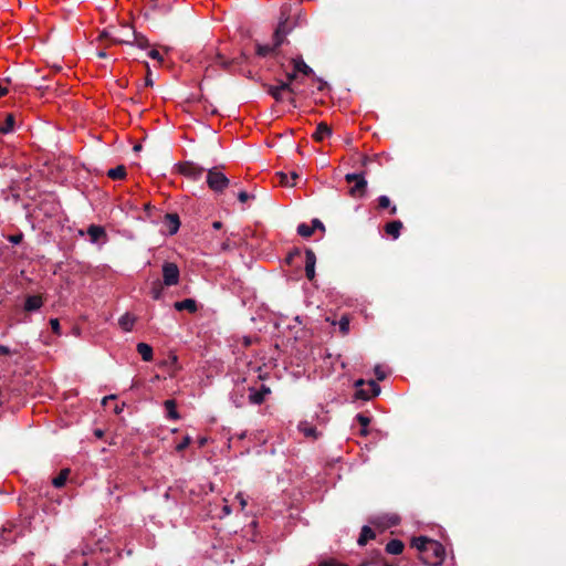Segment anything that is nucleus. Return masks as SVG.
<instances>
[{"label":"nucleus","instance_id":"f257e3e1","mask_svg":"<svg viewBox=\"0 0 566 566\" xmlns=\"http://www.w3.org/2000/svg\"><path fill=\"white\" fill-rule=\"evenodd\" d=\"M411 546L417 548L421 562L429 566L440 565L446 556V549L441 543L426 536L413 537Z\"/></svg>","mask_w":566,"mask_h":566},{"label":"nucleus","instance_id":"f03ea898","mask_svg":"<svg viewBox=\"0 0 566 566\" xmlns=\"http://www.w3.org/2000/svg\"><path fill=\"white\" fill-rule=\"evenodd\" d=\"M207 185L214 192H222L230 185L229 178L218 170L217 167L211 168L207 172Z\"/></svg>","mask_w":566,"mask_h":566},{"label":"nucleus","instance_id":"7ed1b4c3","mask_svg":"<svg viewBox=\"0 0 566 566\" xmlns=\"http://www.w3.org/2000/svg\"><path fill=\"white\" fill-rule=\"evenodd\" d=\"M345 180L348 184H354L353 187L349 188L348 193L350 197L357 199L363 198L367 191V180L361 174H347L345 176Z\"/></svg>","mask_w":566,"mask_h":566},{"label":"nucleus","instance_id":"20e7f679","mask_svg":"<svg viewBox=\"0 0 566 566\" xmlns=\"http://www.w3.org/2000/svg\"><path fill=\"white\" fill-rule=\"evenodd\" d=\"M264 88L266 93L279 103L285 101L286 94H296L294 87L290 85V82H284L282 80L279 81L277 85L264 84Z\"/></svg>","mask_w":566,"mask_h":566},{"label":"nucleus","instance_id":"39448f33","mask_svg":"<svg viewBox=\"0 0 566 566\" xmlns=\"http://www.w3.org/2000/svg\"><path fill=\"white\" fill-rule=\"evenodd\" d=\"M180 272L176 263L165 262L163 264V284L166 286L177 285Z\"/></svg>","mask_w":566,"mask_h":566},{"label":"nucleus","instance_id":"423d86ee","mask_svg":"<svg viewBox=\"0 0 566 566\" xmlns=\"http://www.w3.org/2000/svg\"><path fill=\"white\" fill-rule=\"evenodd\" d=\"M367 387V389H357L355 397L361 400H369L380 394V386L375 380H368Z\"/></svg>","mask_w":566,"mask_h":566},{"label":"nucleus","instance_id":"0eeeda50","mask_svg":"<svg viewBox=\"0 0 566 566\" xmlns=\"http://www.w3.org/2000/svg\"><path fill=\"white\" fill-rule=\"evenodd\" d=\"M249 390V402L252 405H261L264 402L265 397L271 392L270 388L265 385H262L259 390L254 388H248Z\"/></svg>","mask_w":566,"mask_h":566},{"label":"nucleus","instance_id":"6e6552de","mask_svg":"<svg viewBox=\"0 0 566 566\" xmlns=\"http://www.w3.org/2000/svg\"><path fill=\"white\" fill-rule=\"evenodd\" d=\"M179 170L182 175H185L187 177H190L192 179H199L201 177V175L203 174L205 168H202L193 163L186 161L180 165Z\"/></svg>","mask_w":566,"mask_h":566},{"label":"nucleus","instance_id":"1a4fd4ad","mask_svg":"<svg viewBox=\"0 0 566 566\" xmlns=\"http://www.w3.org/2000/svg\"><path fill=\"white\" fill-rule=\"evenodd\" d=\"M315 264L316 255L311 249H307L305 251V275L310 281L315 277Z\"/></svg>","mask_w":566,"mask_h":566},{"label":"nucleus","instance_id":"9d476101","mask_svg":"<svg viewBox=\"0 0 566 566\" xmlns=\"http://www.w3.org/2000/svg\"><path fill=\"white\" fill-rule=\"evenodd\" d=\"M287 32L286 22H280L272 36V45L276 51L284 43Z\"/></svg>","mask_w":566,"mask_h":566},{"label":"nucleus","instance_id":"9b49d317","mask_svg":"<svg viewBox=\"0 0 566 566\" xmlns=\"http://www.w3.org/2000/svg\"><path fill=\"white\" fill-rule=\"evenodd\" d=\"M164 224L170 235L177 233L180 227L179 216L177 213H166L164 216Z\"/></svg>","mask_w":566,"mask_h":566},{"label":"nucleus","instance_id":"f8f14e48","mask_svg":"<svg viewBox=\"0 0 566 566\" xmlns=\"http://www.w3.org/2000/svg\"><path fill=\"white\" fill-rule=\"evenodd\" d=\"M133 35H134L133 42L127 41V40H117V39H114L113 42L114 43L135 44L140 49H146L149 46V41L145 35H143L142 33H138L136 31L133 32Z\"/></svg>","mask_w":566,"mask_h":566},{"label":"nucleus","instance_id":"ddd939ff","mask_svg":"<svg viewBox=\"0 0 566 566\" xmlns=\"http://www.w3.org/2000/svg\"><path fill=\"white\" fill-rule=\"evenodd\" d=\"M292 64H293L295 72H297V73H302L305 76H311L314 74L313 69L304 62L302 56L293 57Z\"/></svg>","mask_w":566,"mask_h":566},{"label":"nucleus","instance_id":"4468645a","mask_svg":"<svg viewBox=\"0 0 566 566\" xmlns=\"http://www.w3.org/2000/svg\"><path fill=\"white\" fill-rule=\"evenodd\" d=\"M43 305V300L41 295H29L25 298L24 311L34 312L41 308Z\"/></svg>","mask_w":566,"mask_h":566},{"label":"nucleus","instance_id":"2eb2a0df","mask_svg":"<svg viewBox=\"0 0 566 566\" xmlns=\"http://www.w3.org/2000/svg\"><path fill=\"white\" fill-rule=\"evenodd\" d=\"M87 234L93 243H97L102 238H106L105 229L95 224L88 227Z\"/></svg>","mask_w":566,"mask_h":566},{"label":"nucleus","instance_id":"dca6fc26","mask_svg":"<svg viewBox=\"0 0 566 566\" xmlns=\"http://www.w3.org/2000/svg\"><path fill=\"white\" fill-rule=\"evenodd\" d=\"M174 307L177 311H188L190 313H195L197 311V302L193 298H185L182 301L176 302Z\"/></svg>","mask_w":566,"mask_h":566},{"label":"nucleus","instance_id":"f3484780","mask_svg":"<svg viewBox=\"0 0 566 566\" xmlns=\"http://www.w3.org/2000/svg\"><path fill=\"white\" fill-rule=\"evenodd\" d=\"M332 134V128L324 122L319 123L316 127V130L312 135V137L316 142H322L326 136Z\"/></svg>","mask_w":566,"mask_h":566},{"label":"nucleus","instance_id":"a211bd4d","mask_svg":"<svg viewBox=\"0 0 566 566\" xmlns=\"http://www.w3.org/2000/svg\"><path fill=\"white\" fill-rule=\"evenodd\" d=\"M402 227H403V224L400 220H395V221L388 222L385 226V231L387 234L391 235L394 239H398Z\"/></svg>","mask_w":566,"mask_h":566},{"label":"nucleus","instance_id":"6ab92c4d","mask_svg":"<svg viewBox=\"0 0 566 566\" xmlns=\"http://www.w3.org/2000/svg\"><path fill=\"white\" fill-rule=\"evenodd\" d=\"M405 548L403 543L400 539H391L386 545V552L392 555H399Z\"/></svg>","mask_w":566,"mask_h":566},{"label":"nucleus","instance_id":"aec40b11","mask_svg":"<svg viewBox=\"0 0 566 566\" xmlns=\"http://www.w3.org/2000/svg\"><path fill=\"white\" fill-rule=\"evenodd\" d=\"M375 532L367 525L363 526L360 535L358 537L357 544L359 546H365L369 539L375 538Z\"/></svg>","mask_w":566,"mask_h":566},{"label":"nucleus","instance_id":"412c9836","mask_svg":"<svg viewBox=\"0 0 566 566\" xmlns=\"http://www.w3.org/2000/svg\"><path fill=\"white\" fill-rule=\"evenodd\" d=\"M137 352L142 356L144 361H151L153 360V348L146 343H138L137 344Z\"/></svg>","mask_w":566,"mask_h":566},{"label":"nucleus","instance_id":"4be33fe9","mask_svg":"<svg viewBox=\"0 0 566 566\" xmlns=\"http://www.w3.org/2000/svg\"><path fill=\"white\" fill-rule=\"evenodd\" d=\"M15 126V116L13 114H7L6 119L2 124H0V133L9 134L13 132Z\"/></svg>","mask_w":566,"mask_h":566},{"label":"nucleus","instance_id":"5701e85b","mask_svg":"<svg viewBox=\"0 0 566 566\" xmlns=\"http://www.w3.org/2000/svg\"><path fill=\"white\" fill-rule=\"evenodd\" d=\"M126 167L124 165H118L107 171V177L113 180H122L126 177Z\"/></svg>","mask_w":566,"mask_h":566},{"label":"nucleus","instance_id":"b1692460","mask_svg":"<svg viewBox=\"0 0 566 566\" xmlns=\"http://www.w3.org/2000/svg\"><path fill=\"white\" fill-rule=\"evenodd\" d=\"M165 408L167 410V417L172 420H178L180 415L177 411V403L174 399H168L165 401Z\"/></svg>","mask_w":566,"mask_h":566},{"label":"nucleus","instance_id":"393cba45","mask_svg":"<svg viewBox=\"0 0 566 566\" xmlns=\"http://www.w3.org/2000/svg\"><path fill=\"white\" fill-rule=\"evenodd\" d=\"M70 469L61 470L60 473L55 478H53L52 484L57 489L64 486L70 475Z\"/></svg>","mask_w":566,"mask_h":566},{"label":"nucleus","instance_id":"a878e982","mask_svg":"<svg viewBox=\"0 0 566 566\" xmlns=\"http://www.w3.org/2000/svg\"><path fill=\"white\" fill-rule=\"evenodd\" d=\"M119 326L125 331V332H129L133 329V326H134V323H135V317L132 316L130 314L128 313H125L124 315L120 316L119 321Z\"/></svg>","mask_w":566,"mask_h":566},{"label":"nucleus","instance_id":"bb28decb","mask_svg":"<svg viewBox=\"0 0 566 566\" xmlns=\"http://www.w3.org/2000/svg\"><path fill=\"white\" fill-rule=\"evenodd\" d=\"M298 430L303 432L305 437L317 438L316 428L311 426L308 421H301L298 423Z\"/></svg>","mask_w":566,"mask_h":566},{"label":"nucleus","instance_id":"cd10ccee","mask_svg":"<svg viewBox=\"0 0 566 566\" xmlns=\"http://www.w3.org/2000/svg\"><path fill=\"white\" fill-rule=\"evenodd\" d=\"M255 49H256V55L261 56V57H265L266 55L269 54H272V53H276L277 51L273 48V45L271 44H260V43H256L255 44Z\"/></svg>","mask_w":566,"mask_h":566},{"label":"nucleus","instance_id":"c85d7f7f","mask_svg":"<svg viewBox=\"0 0 566 566\" xmlns=\"http://www.w3.org/2000/svg\"><path fill=\"white\" fill-rule=\"evenodd\" d=\"M378 208L379 209H387L390 208V214L397 213V207L391 206L390 199L387 196H380L378 199Z\"/></svg>","mask_w":566,"mask_h":566},{"label":"nucleus","instance_id":"c756f323","mask_svg":"<svg viewBox=\"0 0 566 566\" xmlns=\"http://www.w3.org/2000/svg\"><path fill=\"white\" fill-rule=\"evenodd\" d=\"M244 394H245L244 386L237 387V389H234V391L232 394V400L237 407H241L243 405L242 399L244 398Z\"/></svg>","mask_w":566,"mask_h":566},{"label":"nucleus","instance_id":"7c9ffc66","mask_svg":"<svg viewBox=\"0 0 566 566\" xmlns=\"http://www.w3.org/2000/svg\"><path fill=\"white\" fill-rule=\"evenodd\" d=\"M314 230L312 226L310 227L306 223H300L297 226V234H300L303 238H310L313 234Z\"/></svg>","mask_w":566,"mask_h":566},{"label":"nucleus","instance_id":"2f4dec72","mask_svg":"<svg viewBox=\"0 0 566 566\" xmlns=\"http://www.w3.org/2000/svg\"><path fill=\"white\" fill-rule=\"evenodd\" d=\"M163 291H164L163 284L159 281L154 282L153 287H151L153 298L159 300L163 295Z\"/></svg>","mask_w":566,"mask_h":566},{"label":"nucleus","instance_id":"473e14b6","mask_svg":"<svg viewBox=\"0 0 566 566\" xmlns=\"http://www.w3.org/2000/svg\"><path fill=\"white\" fill-rule=\"evenodd\" d=\"M165 365L169 367L171 374H175L178 367V357L176 355H171L166 361Z\"/></svg>","mask_w":566,"mask_h":566},{"label":"nucleus","instance_id":"72a5a7b5","mask_svg":"<svg viewBox=\"0 0 566 566\" xmlns=\"http://www.w3.org/2000/svg\"><path fill=\"white\" fill-rule=\"evenodd\" d=\"M191 442V438L189 436H186L177 446H176V451L177 452H181L184 451L185 449L188 448V446L190 444Z\"/></svg>","mask_w":566,"mask_h":566},{"label":"nucleus","instance_id":"f704fd0d","mask_svg":"<svg viewBox=\"0 0 566 566\" xmlns=\"http://www.w3.org/2000/svg\"><path fill=\"white\" fill-rule=\"evenodd\" d=\"M356 420L364 428H367L370 423V418L365 416L364 413H357Z\"/></svg>","mask_w":566,"mask_h":566},{"label":"nucleus","instance_id":"c9c22d12","mask_svg":"<svg viewBox=\"0 0 566 566\" xmlns=\"http://www.w3.org/2000/svg\"><path fill=\"white\" fill-rule=\"evenodd\" d=\"M339 329L343 334H346L349 329V319L347 317H342L339 321Z\"/></svg>","mask_w":566,"mask_h":566},{"label":"nucleus","instance_id":"e433bc0d","mask_svg":"<svg viewBox=\"0 0 566 566\" xmlns=\"http://www.w3.org/2000/svg\"><path fill=\"white\" fill-rule=\"evenodd\" d=\"M148 56H149L150 59H153V60H157L159 63H163V61H164L163 55L159 53V51H158V50H155V49H153V50H150V51L148 52Z\"/></svg>","mask_w":566,"mask_h":566},{"label":"nucleus","instance_id":"4c0bfd02","mask_svg":"<svg viewBox=\"0 0 566 566\" xmlns=\"http://www.w3.org/2000/svg\"><path fill=\"white\" fill-rule=\"evenodd\" d=\"M50 325H51L53 333L60 334V323H59L57 318H51Z\"/></svg>","mask_w":566,"mask_h":566},{"label":"nucleus","instance_id":"58836bf2","mask_svg":"<svg viewBox=\"0 0 566 566\" xmlns=\"http://www.w3.org/2000/svg\"><path fill=\"white\" fill-rule=\"evenodd\" d=\"M218 63L223 67V70H229L232 62L227 61L222 55H218Z\"/></svg>","mask_w":566,"mask_h":566},{"label":"nucleus","instance_id":"ea45409f","mask_svg":"<svg viewBox=\"0 0 566 566\" xmlns=\"http://www.w3.org/2000/svg\"><path fill=\"white\" fill-rule=\"evenodd\" d=\"M312 228L313 230L318 229L321 231H325V226L319 219H313L312 220Z\"/></svg>","mask_w":566,"mask_h":566},{"label":"nucleus","instance_id":"a19ab883","mask_svg":"<svg viewBox=\"0 0 566 566\" xmlns=\"http://www.w3.org/2000/svg\"><path fill=\"white\" fill-rule=\"evenodd\" d=\"M276 176L279 177V181L282 186H291L289 184L287 175L284 172H277Z\"/></svg>","mask_w":566,"mask_h":566},{"label":"nucleus","instance_id":"79ce46f5","mask_svg":"<svg viewBox=\"0 0 566 566\" xmlns=\"http://www.w3.org/2000/svg\"><path fill=\"white\" fill-rule=\"evenodd\" d=\"M145 66L147 69V75H146V78H145V85L146 86H153L154 85V82L150 77V69H149V64L147 62H145Z\"/></svg>","mask_w":566,"mask_h":566},{"label":"nucleus","instance_id":"37998d69","mask_svg":"<svg viewBox=\"0 0 566 566\" xmlns=\"http://www.w3.org/2000/svg\"><path fill=\"white\" fill-rule=\"evenodd\" d=\"M250 198H253V196H250L247 191H240L238 193V199L240 202H247Z\"/></svg>","mask_w":566,"mask_h":566},{"label":"nucleus","instance_id":"c03bdc74","mask_svg":"<svg viewBox=\"0 0 566 566\" xmlns=\"http://www.w3.org/2000/svg\"><path fill=\"white\" fill-rule=\"evenodd\" d=\"M375 375H376L377 380H379V381H382L386 378L385 371H382L379 366H377L375 368Z\"/></svg>","mask_w":566,"mask_h":566},{"label":"nucleus","instance_id":"a18cd8bd","mask_svg":"<svg viewBox=\"0 0 566 566\" xmlns=\"http://www.w3.org/2000/svg\"><path fill=\"white\" fill-rule=\"evenodd\" d=\"M235 499L239 501V503L241 505V509L243 510L247 506V504H248L247 499L243 496L242 493H238Z\"/></svg>","mask_w":566,"mask_h":566},{"label":"nucleus","instance_id":"49530a36","mask_svg":"<svg viewBox=\"0 0 566 566\" xmlns=\"http://www.w3.org/2000/svg\"><path fill=\"white\" fill-rule=\"evenodd\" d=\"M285 101H287L293 107H297L295 94H286Z\"/></svg>","mask_w":566,"mask_h":566},{"label":"nucleus","instance_id":"de8ad7c7","mask_svg":"<svg viewBox=\"0 0 566 566\" xmlns=\"http://www.w3.org/2000/svg\"><path fill=\"white\" fill-rule=\"evenodd\" d=\"M296 78H297V72H295V70H294L293 72L286 74L285 82H290V85H292V82L295 81Z\"/></svg>","mask_w":566,"mask_h":566},{"label":"nucleus","instance_id":"09e8293b","mask_svg":"<svg viewBox=\"0 0 566 566\" xmlns=\"http://www.w3.org/2000/svg\"><path fill=\"white\" fill-rule=\"evenodd\" d=\"M22 238H23V235L20 233V234L11 235L9 238V241L14 243V244H18V243H20L22 241Z\"/></svg>","mask_w":566,"mask_h":566},{"label":"nucleus","instance_id":"8fccbe9b","mask_svg":"<svg viewBox=\"0 0 566 566\" xmlns=\"http://www.w3.org/2000/svg\"><path fill=\"white\" fill-rule=\"evenodd\" d=\"M11 349L8 346L0 345V355H10Z\"/></svg>","mask_w":566,"mask_h":566},{"label":"nucleus","instance_id":"3c124183","mask_svg":"<svg viewBox=\"0 0 566 566\" xmlns=\"http://www.w3.org/2000/svg\"><path fill=\"white\" fill-rule=\"evenodd\" d=\"M317 81H318V87H317V90H318V91H324V90H325V87L327 86V83H326L325 81H323L322 78H317Z\"/></svg>","mask_w":566,"mask_h":566},{"label":"nucleus","instance_id":"603ef678","mask_svg":"<svg viewBox=\"0 0 566 566\" xmlns=\"http://www.w3.org/2000/svg\"><path fill=\"white\" fill-rule=\"evenodd\" d=\"M319 566H346V565L334 563V562H323L319 564Z\"/></svg>","mask_w":566,"mask_h":566},{"label":"nucleus","instance_id":"864d4df0","mask_svg":"<svg viewBox=\"0 0 566 566\" xmlns=\"http://www.w3.org/2000/svg\"><path fill=\"white\" fill-rule=\"evenodd\" d=\"M364 385H367V382L364 379H358V380L355 381V387L357 389H361L360 387L364 386Z\"/></svg>","mask_w":566,"mask_h":566},{"label":"nucleus","instance_id":"5fc2aeb1","mask_svg":"<svg viewBox=\"0 0 566 566\" xmlns=\"http://www.w3.org/2000/svg\"><path fill=\"white\" fill-rule=\"evenodd\" d=\"M300 251L298 250H295L294 252H291L287 256V262L290 263L292 261V259L295 256V255H300Z\"/></svg>","mask_w":566,"mask_h":566},{"label":"nucleus","instance_id":"6e6d98bb","mask_svg":"<svg viewBox=\"0 0 566 566\" xmlns=\"http://www.w3.org/2000/svg\"><path fill=\"white\" fill-rule=\"evenodd\" d=\"M300 251L298 250H295L294 252H291L287 256V262L290 263L292 261V259L295 256V255H300Z\"/></svg>","mask_w":566,"mask_h":566},{"label":"nucleus","instance_id":"4d7b16f0","mask_svg":"<svg viewBox=\"0 0 566 566\" xmlns=\"http://www.w3.org/2000/svg\"><path fill=\"white\" fill-rule=\"evenodd\" d=\"M300 251L298 250H295L294 252H291L287 256V262L290 263L292 261V259L295 256V255H300Z\"/></svg>","mask_w":566,"mask_h":566},{"label":"nucleus","instance_id":"13d9d810","mask_svg":"<svg viewBox=\"0 0 566 566\" xmlns=\"http://www.w3.org/2000/svg\"><path fill=\"white\" fill-rule=\"evenodd\" d=\"M359 566H380L378 562H365Z\"/></svg>","mask_w":566,"mask_h":566},{"label":"nucleus","instance_id":"bf43d9fd","mask_svg":"<svg viewBox=\"0 0 566 566\" xmlns=\"http://www.w3.org/2000/svg\"><path fill=\"white\" fill-rule=\"evenodd\" d=\"M212 227L216 230H220L222 228V222L221 221H213Z\"/></svg>","mask_w":566,"mask_h":566},{"label":"nucleus","instance_id":"052dcab7","mask_svg":"<svg viewBox=\"0 0 566 566\" xmlns=\"http://www.w3.org/2000/svg\"><path fill=\"white\" fill-rule=\"evenodd\" d=\"M124 406L125 403H123L122 406L116 405L114 408L115 413L119 415L123 411Z\"/></svg>","mask_w":566,"mask_h":566},{"label":"nucleus","instance_id":"680f3d73","mask_svg":"<svg viewBox=\"0 0 566 566\" xmlns=\"http://www.w3.org/2000/svg\"><path fill=\"white\" fill-rule=\"evenodd\" d=\"M115 399V396H107V397H104L103 400H102V405L106 406V403L108 402V400H113Z\"/></svg>","mask_w":566,"mask_h":566},{"label":"nucleus","instance_id":"e2e57ef3","mask_svg":"<svg viewBox=\"0 0 566 566\" xmlns=\"http://www.w3.org/2000/svg\"><path fill=\"white\" fill-rule=\"evenodd\" d=\"M360 434H361V436H367V434H368V429H367V428L361 427Z\"/></svg>","mask_w":566,"mask_h":566},{"label":"nucleus","instance_id":"0e129e2a","mask_svg":"<svg viewBox=\"0 0 566 566\" xmlns=\"http://www.w3.org/2000/svg\"><path fill=\"white\" fill-rule=\"evenodd\" d=\"M150 8H151L153 10H157V9H159V6H158V3H157V2H151Z\"/></svg>","mask_w":566,"mask_h":566},{"label":"nucleus","instance_id":"69168bd1","mask_svg":"<svg viewBox=\"0 0 566 566\" xmlns=\"http://www.w3.org/2000/svg\"><path fill=\"white\" fill-rule=\"evenodd\" d=\"M142 150V145L140 144H137L134 146V151H139Z\"/></svg>","mask_w":566,"mask_h":566},{"label":"nucleus","instance_id":"338daca9","mask_svg":"<svg viewBox=\"0 0 566 566\" xmlns=\"http://www.w3.org/2000/svg\"><path fill=\"white\" fill-rule=\"evenodd\" d=\"M291 177H292V179H294V180H295V179H297V178H298V175H297L296 172H292Z\"/></svg>","mask_w":566,"mask_h":566},{"label":"nucleus","instance_id":"774afa93","mask_svg":"<svg viewBox=\"0 0 566 566\" xmlns=\"http://www.w3.org/2000/svg\"><path fill=\"white\" fill-rule=\"evenodd\" d=\"M98 56H99V57H106V53H105V52H103V51H101V52H98Z\"/></svg>","mask_w":566,"mask_h":566}]
</instances>
